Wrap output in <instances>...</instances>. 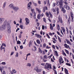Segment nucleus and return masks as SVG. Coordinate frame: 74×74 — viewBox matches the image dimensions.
<instances>
[{
  "instance_id": "864d4df0",
  "label": "nucleus",
  "mask_w": 74,
  "mask_h": 74,
  "mask_svg": "<svg viewBox=\"0 0 74 74\" xmlns=\"http://www.w3.org/2000/svg\"><path fill=\"white\" fill-rule=\"evenodd\" d=\"M22 19L21 18H20V23H22Z\"/></svg>"
},
{
  "instance_id": "a211bd4d",
  "label": "nucleus",
  "mask_w": 74,
  "mask_h": 74,
  "mask_svg": "<svg viewBox=\"0 0 74 74\" xmlns=\"http://www.w3.org/2000/svg\"><path fill=\"white\" fill-rule=\"evenodd\" d=\"M36 11H38V13H40V12H41V10H40V9H39L38 8H36Z\"/></svg>"
},
{
  "instance_id": "412c9836",
  "label": "nucleus",
  "mask_w": 74,
  "mask_h": 74,
  "mask_svg": "<svg viewBox=\"0 0 74 74\" xmlns=\"http://www.w3.org/2000/svg\"><path fill=\"white\" fill-rule=\"evenodd\" d=\"M40 14H39L38 15V16H37L38 19H40V18H41V17H40Z\"/></svg>"
},
{
  "instance_id": "c9c22d12",
  "label": "nucleus",
  "mask_w": 74,
  "mask_h": 74,
  "mask_svg": "<svg viewBox=\"0 0 74 74\" xmlns=\"http://www.w3.org/2000/svg\"><path fill=\"white\" fill-rule=\"evenodd\" d=\"M12 72H13L14 73H16V71L15 69H13L12 70Z\"/></svg>"
},
{
  "instance_id": "cd10ccee",
  "label": "nucleus",
  "mask_w": 74,
  "mask_h": 74,
  "mask_svg": "<svg viewBox=\"0 0 74 74\" xmlns=\"http://www.w3.org/2000/svg\"><path fill=\"white\" fill-rule=\"evenodd\" d=\"M57 15H58V14H59V8H57Z\"/></svg>"
},
{
  "instance_id": "7ed1b4c3",
  "label": "nucleus",
  "mask_w": 74,
  "mask_h": 74,
  "mask_svg": "<svg viewBox=\"0 0 74 74\" xmlns=\"http://www.w3.org/2000/svg\"><path fill=\"white\" fill-rule=\"evenodd\" d=\"M7 32L9 33H11V25H8Z\"/></svg>"
},
{
  "instance_id": "4c0bfd02",
  "label": "nucleus",
  "mask_w": 74,
  "mask_h": 74,
  "mask_svg": "<svg viewBox=\"0 0 74 74\" xmlns=\"http://www.w3.org/2000/svg\"><path fill=\"white\" fill-rule=\"evenodd\" d=\"M68 23H70V21H71V19L70 18H69L68 19Z\"/></svg>"
},
{
  "instance_id": "5701e85b",
  "label": "nucleus",
  "mask_w": 74,
  "mask_h": 74,
  "mask_svg": "<svg viewBox=\"0 0 74 74\" xmlns=\"http://www.w3.org/2000/svg\"><path fill=\"white\" fill-rule=\"evenodd\" d=\"M32 45V41H30L29 42V47H30Z\"/></svg>"
},
{
  "instance_id": "6e6d98bb",
  "label": "nucleus",
  "mask_w": 74,
  "mask_h": 74,
  "mask_svg": "<svg viewBox=\"0 0 74 74\" xmlns=\"http://www.w3.org/2000/svg\"><path fill=\"white\" fill-rule=\"evenodd\" d=\"M52 56V54H51L50 56H49L48 57V58H49V59H50V58H51V56Z\"/></svg>"
},
{
  "instance_id": "9d476101",
  "label": "nucleus",
  "mask_w": 74,
  "mask_h": 74,
  "mask_svg": "<svg viewBox=\"0 0 74 74\" xmlns=\"http://www.w3.org/2000/svg\"><path fill=\"white\" fill-rule=\"evenodd\" d=\"M5 20L4 18H0V23H2Z\"/></svg>"
},
{
  "instance_id": "13d9d810",
  "label": "nucleus",
  "mask_w": 74,
  "mask_h": 74,
  "mask_svg": "<svg viewBox=\"0 0 74 74\" xmlns=\"http://www.w3.org/2000/svg\"><path fill=\"white\" fill-rule=\"evenodd\" d=\"M0 70L1 72H2V71H3V69L1 67H0Z\"/></svg>"
},
{
  "instance_id": "e2e57ef3",
  "label": "nucleus",
  "mask_w": 74,
  "mask_h": 74,
  "mask_svg": "<svg viewBox=\"0 0 74 74\" xmlns=\"http://www.w3.org/2000/svg\"><path fill=\"white\" fill-rule=\"evenodd\" d=\"M63 54L64 55H65V56H66V53H65L63 52Z\"/></svg>"
},
{
  "instance_id": "b1692460",
  "label": "nucleus",
  "mask_w": 74,
  "mask_h": 74,
  "mask_svg": "<svg viewBox=\"0 0 74 74\" xmlns=\"http://www.w3.org/2000/svg\"><path fill=\"white\" fill-rule=\"evenodd\" d=\"M36 42H37L38 44H40L41 43V42H40V40L38 39L36 40Z\"/></svg>"
},
{
  "instance_id": "052dcab7",
  "label": "nucleus",
  "mask_w": 74,
  "mask_h": 74,
  "mask_svg": "<svg viewBox=\"0 0 74 74\" xmlns=\"http://www.w3.org/2000/svg\"><path fill=\"white\" fill-rule=\"evenodd\" d=\"M52 48H53V49H55V45H53L52 46Z\"/></svg>"
},
{
  "instance_id": "5fc2aeb1",
  "label": "nucleus",
  "mask_w": 74,
  "mask_h": 74,
  "mask_svg": "<svg viewBox=\"0 0 74 74\" xmlns=\"http://www.w3.org/2000/svg\"><path fill=\"white\" fill-rule=\"evenodd\" d=\"M34 47L35 49L34 51H36V50H37V49H36V47L34 46Z\"/></svg>"
},
{
  "instance_id": "f3484780",
  "label": "nucleus",
  "mask_w": 74,
  "mask_h": 74,
  "mask_svg": "<svg viewBox=\"0 0 74 74\" xmlns=\"http://www.w3.org/2000/svg\"><path fill=\"white\" fill-rule=\"evenodd\" d=\"M64 71H65V74H69V73H68V70L66 69L65 68L64 69Z\"/></svg>"
},
{
  "instance_id": "ddd939ff",
  "label": "nucleus",
  "mask_w": 74,
  "mask_h": 74,
  "mask_svg": "<svg viewBox=\"0 0 74 74\" xmlns=\"http://www.w3.org/2000/svg\"><path fill=\"white\" fill-rule=\"evenodd\" d=\"M62 61H63V59H62V57H60V59H59V62L60 64H62L61 62Z\"/></svg>"
},
{
  "instance_id": "4be33fe9",
  "label": "nucleus",
  "mask_w": 74,
  "mask_h": 74,
  "mask_svg": "<svg viewBox=\"0 0 74 74\" xmlns=\"http://www.w3.org/2000/svg\"><path fill=\"white\" fill-rule=\"evenodd\" d=\"M50 27L51 30H52L53 29V27H52V25L51 24H50Z\"/></svg>"
},
{
  "instance_id": "338daca9",
  "label": "nucleus",
  "mask_w": 74,
  "mask_h": 74,
  "mask_svg": "<svg viewBox=\"0 0 74 74\" xmlns=\"http://www.w3.org/2000/svg\"><path fill=\"white\" fill-rule=\"evenodd\" d=\"M54 74H57V72H56V70H54Z\"/></svg>"
},
{
  "instance_id": "f8f14e48",
  "label": "nucleus",
  "mask_w": 74,
  "mask_h": 74,
  "mask_svg": "<svg viewBox=\"0 0 74 74\" xmlns=\"http://www.w3.org/2000/svg\"><path fill=\"white\" fill-rule=\"evenodd\" d=\"M35 36L37 37L38 38H41L42 37L41 36H40V35H39L38 34H35Z\"/></svg>"
},
{
  "instance_id": "20e7f679",
  "label": "nucleus",
  "mask_w": 74,
  "mask_h": 74,
  "mask_svg": "<svg viewBox=\"0 0 74 74\" xmlns=\"http://www.w3.org/2000/svg\"><path fill=\"white\" fill-rule=\"evenodd\" d=\"M5 29V25H3L0 27V29L1 30H4Z\"/></svg>"
},
{
  "instance_id": "69168bd1",
  "label": "nucleus",
  "mask_w": 74,
  "mask_h": 74,
  "mask_svg": "<svg viewBox=\"0 0 74 74\" xmlns=\"http://www.w3.org/2000/svg\"><path fill=\"white\" fill-rule=\"evenodd\" d=\"M66 10L65 9L63 11V13H66Z\"/></svg>"
},
{
  "instance_id": "c03bdc74",
  "label": "nucleus",
  "mask_w": 74,
  "mask_h": 74,
  "mask_svg": "<svg viewBox=\"0 0 74 74\" xmlns=\"http://www.w3.org/2000/svg\"><path fill=\"white\" fill-rule=\"evenodd\" d=\"M7 21H5L4 22L3 25H5H5H6V24H7Z\"/></svg>"
},
{
  "instance_id": "bf43d9fd",
  "label": "nucleus",
  "mask_w": 74,
  "mask_h": 74,
  "mask_svg": "<svg viewBox=\"0 0 74 74\" xmlns=\"http://www.w3.org/2000/svg\"><path fill=\"white\" fill-rule=\"evenodd\" d=\"M14 52H12L11 53L10 55H12L14 54Z\"/></svg>"
},
{
  "instance_id": "09e8293b",
  "label": "nucleus",
  "mask_w": 74,
  "mask_h": 74,
  "mask_svg": "<svg viewBox=\"0 0 74 74\" xmlns=\"http://www.w3.org/2000/svg\"><path fill=\"white\" fill-rule=\"evenodd\" d=\"M30 55H31L30 53H29L27 54V56H29Z\"/></svg>"
},
{
  "instance_id": "49530a36",
  "label": "nucleus",
  "mask_w": 74,
  "mask_h": 74,
  "mask_svg": "<svg viewBox=\"0 0 74 74\" xmlns=\"http://www.w3.org/2000/svg\"><path fill=\"white\" fill-rule=\"evenodd\" d=\"M65 51L67 54H69V51H67V50L65 49Z\"/></svg>"
},
{
  "instance_id": "8fccbe9b",
  "label": "nucleus",
  "mask_w": 74,
  "mask_h": 74,
  "mask_svg": "<svg viewBox=\"0 0 74 74\" xmlns=\"http://www.w3.org/2000/svg\"><path fill=\"white\" fill-rule=\"evenodd\" d=\"M71 16H72V17H73V14L72 12H71Z\"/></svg>"
},
{
  "instance_id": "c756f323",
  "label": "nucleus",
  "mask_w": 74,
  "mask_h": 74,
  "mask_svg": "<svg viewBox=\"0 0 74 74\" xmlns=\"http://www.w3.org/2000/svg\"><path fill=\"white\" fill-rule=\"evenodd\" d=\"M36 71L37 73H40L41 71V70L40 69H38Z\"/></svg>"
},
{
  "instance_id": "0eeeda50",
  "label": "nucleus",
  "mask_w": 74,
  "mask_h": 74,
  "mask_svg": "<svg viewBox=\"0 0 74 74\" xmlns=\"http://www.w3.org/2000/svg\"><path fill=\"white\" fill-rule=\"evenodd\" d=\"M58 23H63V21L62 20V18H60V16H58Z\"/></svg>"
},
{
  "instance_id": "39448f33",
  "label": "nucleus",
  "mask_w": 74,
  "mask_h": 74,
  "mask_svg": "<svg viewBox=\"0 0 74 74\" xmlns=\"http://www.w3.org/2000/svg\"><path fill=\"white\" fill-rule=\"evenodd\" d=\"M31 5H32V2H29L27 5V8L29 10H30L31 8Z\"/></svg>"
},
{
  "instance_id": "6ab92c4d",
  "label": "nucleus",
  "mask_w": 74,
  "mask_h": 74,
  "mask_svg": "<svg viewBox=\"0 0 74 74\" xmlns=\"http://www.w3.org/2000/svg\"><path fill=\"white\" fill-rule=\"evenodd\" d=\"M3 46H4V47H6V45H5V44H4V43H3L2 44L1 46V49H1V48H3Z\"/></svg>"
},
{
  "instance_id": "4d7b16f0",
  "label": "nucleus",
  "mask_w": 74,
  "mask_h": 74,
  "mask_svg": "<svg viewBox=\"0 0 74 74\" xmlns=\"http://www.w3.org/2000/svg\"><path fill=\"white\" fill-rule=\"evenodd\" d=\"M46 35L47 36L48 38H50V37H49V35H48V34H46Z\"/></svg>"
},
{
  "instance_id": "2eb2a0df",
  "label": "nucleus",
  "mask_w": 74,
  "mask_h": 74,
  "mask_svg": "<svg viewBox=\"0 0 74 74\" xmlns=\"http://www.w3.org/2000/svg\"><path fill=\"white\" fill-rule=\"evenodd\" d=\"M55 9L53 8L52 9V11L53 12H56V8H55Z\"/></svg>"
},
{
  "instance_id": "2f4dec72",
  "label": "nucleus",
  "mask_w": 74,
  "mask_h": 74,
  "mask_svg": "<svg viewBox=\"0 0 74 74\" xmlns=\"http://www.w3.org/2000/svg\"><path fill=\"white\" fill-rule=\"evenodd\" d=\"M27 66H28V67H30V66H31V64L29 63H28L27 64Z\"/></svg>"
},
{
  "instance_id": "f704fd0d",
  "label": "nucleus",
  "mask_w": 74,
  "mask_h": 74,
  "mask_svg": "<svg viewBox=\"0 0 74 74\" xmlns=\"http://www.w3.org/2000/svg\"><path fill=\"white\" fill-rule=\"evenodd\" d=\"M43 9L44 10H48V8H47V7L45 6L43 7Z\"/></svg>"
},
{
  "instance_id": "603ef678",
  "label": "nucleus",
  "mask_w": 74,
  "mask_h": 74,
  "mask_svg": "<svg viewBox=\"0 0 74 74\" xmlns=\"http://www.w3.org/2000/svg\"><path fill=\"white\" fill-rule=\"evenodd\" d=\"M42 29L43 30H44V29H45V27H44V25H42Z\"/></svg>"
},
{
  "instance_id": "f257e3e1",
  "label": "nucleus",
  "mask_w": 74,
  "mask_h": 74,
  "mask_svg": "<svg viewBox=\"0 0 74 74\" xmlns=\"http://www.w3.org/2000/svg\"><path fill=\"white\" fill-rule=\"evenodd\" d=\"M63 0H60V2L58 1H57L56 2V5L58 6L60 5V8L61 9L62 8V3H63Z\"/></svg>"
},
{
  "instance_id": "dca6fc26",
  "label": "nucleus",
  "mask_w": 74,
  "mask_h": 74,
  "mask_svg": "<svg viewBox=\"0 0 74 74\" xmlns=\"http://www.w3.org/2000/svg\"><path fill=\"white\" fill-rule=\"evenodd\" d=\"M20 27H21V29H25V27H24L23 25H20Z\"/></svg>"
},
{
  "instance_id": "aec40b11",
  "label": "nucleus",
  "mask_w": 74,
  "mask_h": 74,
  "mask_svg": "<svg viewBox=\"0 0 74 74\" xmlns=\"http://www.w3.org/2000/svg\"><path fill=\"white\" fill-rule=\"evenodd\" d=\"M6 4H7V2H5L4 3L3 5V8H5V7L6 6Z\"/></svg>"
},
{
  "instance_id": "de8ad7c7",
  "label": "nucleus",
  "mask_w": 74,
  "mask_h": 74,
  "mask_svg": "<svg viewBox=\"0 0 74 74\" xmlns=\"http://www.w3.org/2000/svg\"><path fill=\"white\" fill-rule=\"evenodd\" d=\"M47 5L50 6V4H49V1H47Z\"/></svg>"
},
{
  "instance_id": "58836bf2",
  "label": "nucleus",
  "mask_w": 74,
  "mask_h": 74,
  "mask_svg": "<svg viewBox=\"0 0 74 74\" xmlns=\"http://www.w3.org/2000/svg\"><path fill=\"white\" fill-rule=\"evenodd\" d=\"M1 64L3 65H5L6 63H5V62H3L1 63Z\"/></svg>"
},
{
  "instance_id": "bb28decb",
  "label": "nucleus",
  "mask_w": 74,
  "mask_h": 74,
  "mask_svg": "<svg viewBox=\"0 0 74 74\" xmlns=\"http://www.w3.org/2000/svg\"><path fill=\"white\" fill-rule=\"evenodd\" d=\"M49 15H50V17H51V18H52L53 17V15H52V13H50V12H49Z\"/></svg>"
},
{
  "instance_id": "9b49d317",
  "label": "nucleus",
  "mask_w": 74,
  "mask_h": 74,
  "mask_svg": "<svg viewBox=\"0 0 74 74\" xmlns=\"http://www.w3.org/2000/svg\"><path fill=\"white\" fill-rule=\"evenodd\" d=\"M9 7L10 8H13H13L14 7V4H13L11 3L9 5Z\"/></svg>"
},
{
  "instance_id": "774afa93",
  "label": "nucleus",
  "mask_w": 74,
  "mask_h": 74,
  "mask_svg": "<svg viewBox=\"0 0 74 74\" xmlns=\"http://www.w3.org/2000/svg\"><path fill=\"white\" fill-rule=\"evenodd\" d=\"M34 19H36V16L34 15Z\"/></svg>"
},
{
  "instance_id": "7c9ffc66",
  "label": "nucleus",
  "mask_w": 74,
  "mask_h": 74,
  "mask_svg": "<svg viewBox=\"0 0 74 74\" xmlns=\"http://www.w3.org/2000/svg\"><path fill=\"white\" fill-rule=\"evenodd\" d=\"M39 52L40 53H42V52L41 51V49L40 48H39Z\"/></svg>"
},
{
  "instance_id": "ea45409f",
  "label": "nucleus",
  "mask_w": 74,
  "mask_h": 74,
  "mask_svg": "<svg viewBox=\"0 0 74 74\" xmlns=\"http://www.w3.org/2000/svg\"><path fill=\"white\" fill-rule=\"evenodd\" d=\"M49 13H48V12H46V15L47 16V17L49 16Z\"/></svg>"
},
{
  "instance_id": "37998d69",
  "label": "nucleus",
  "mask_w": 74,
  "mask_h": 74,
  "mask_svg": "<svg viewBox=\"0 0 74 74\" xmlns=\"http://www.w3.org/2000/svg\"><path fill=\"white\" fill-rule=\"evenodd\" d=\"M66 65H67V66H71V64H70L68 63H66Z\"/></svg>"
},
{
  "instance_id": "c85d7f7f",
  "label": "nucleus",
  "mask_w": 74,
  "mask_h": 74,
  "mask_svg": "<svg viewBox=\"0 0 74 74\" xmlns=\"http://www.w3.org/2000/svg\"><path fill=\"white\" fill-rule=\"evenodd\" d=\"M38 69V67L37 66L35 67L34 68V70H36V71H37Z\"/></svg>"
},
{
  "instance_id": "3c124183",
  "label": "nucleus",
  "mask_w": 74,
  "mask_h": 74,
  "mask_svg": "<svg viewBox=\"0 0 74 74\" xmlns=\"http://www.w3.org/2000/svg\"><path fill=\"white\" fill-rule=\"evenodd\" d=\"M19 38H21L22 37V35L21 34H20L19 36H18Z\"/></svg>"
},
{
  "instance_id": "393cba45",
  "label": "nucleus",
  "mask_w": 74,
  "mask_h": 74,
  "mask_svg": "<svg viewBox=\"0 0 74 74\" xmlns=\"http://www.w3.org/2000/svg\"><path fill=\"white\" fill-rule=\"evenodd\" d=\"M62 30L63 31V32L64 33V34H65V32L66 30H65V29H64V27H62Z\"/></svg>"
},
{
  "instance_id": "72a5a7b5",
  "label": "nucleus",
  "mask_w": 74,
  "mask_h": 74,
  "mask_svg": "<svg viewBox=\"0 0 74 74\" xmlns=\"http://www.w3.org/2000/svg\"><path fill=\"white\" fill-rule=\"evenodd\" d=\"M57 29L58 30H60V27L59 26V24H58L57 25Z\"/></svg>"
},
{
  "instance_id": "f03ea898",
  "label": "nucleus",
  "mask_w": 74,
  "mask_h": 74,
  "mask_svg": "<svg viewBox=\"0 0 74 74\" xmlns=\"http://www.w3.org/2000/svg\"><path fill=\"white\" fill-rule=\"evenodd\" d=\"M45 68L46 69H52L51 64L47 63L46 64L45 66Z\"/></svg>"
},
{
  "instance_id": "4468645a",
  "label": "nucleus",
  "mask_w": 74,
  "mask_h": 74,
  "mask_svg": "<svg viewBox=\"0 0 74 74\" xmlns=\"http://www.w3.org/2000/svg\"><path fill=\"white\" fill-rule=\"evenodd\" d=\"M66 40L67 42V43L68 44H69L70 45H71V43L70 41L67 39H66Z\"/></svg>"
},
{
  "instance_id": "a18cd8bd",
  "label": "nucleus",
  "mask_w": 74,
  "mask_h": 74,
  "mask_svg": "<svg viewBox=\"0 0 74 74\" xmlns=\"http://www.w3.org/2000/svg\"><path fill=\"white\" fill-rule=\"evenodd\" d=\"M43 21L44 22H45L47 23V22L46 21V19H45V18H43Z\"/></svg>"
},
{
  "instance_id": "a19ab883",
  "label": "nucleus",
  "mask_w": 74,
  "mask_h": 74,
  "mask_svg": "<svg viewBox=\"0 0 74 74\" xmlns=\"http://www.w3.org/2000/svg\"><path fill=\"white\" fill-rule=\"evenodd\" d=\"M71 21L73 22V21L74 17L71 16Z\"/></svg>"
},
{
  "instance_id": "79ce46f5",
  "label": "nucleus",
  "mask_w": 74,
  "mask_h": 74,
  "mask_svg": "<svg viewBox=\"0 0 74 74\" xmlns=\"http://www.w3.org/2000/svg\"><path fill=\"white\" fill-rule=\"evenodd\" d=\"M17 44H21V41L18 40L17 42Z\"/></svg>"
},
{
  "instance_id": "e433bc0d",
  "label": "nucleus",
  "mask_w": 74,
  "mask_h": 74,
  "mask_svg": "<svg viewBox=\"0 0 74 74\" xmlns=\"http://www.w3.org/2000/svg\"><path fill=\"white\" fill-rule=\"evenodd\" d=\"M55 53L56 56H58V52H57L56 51H55Z\"/></svg>"
},
{
  "instance_id": "6e6552de",
  "label": "nucleus",
  "mask_w": 74,
  "mask_h": 74,
  "mask_svg": "<svg viewBox=\"0 0 74 74\" xmlns=\"http://www.w3.org/2000/svg\"><path fill=\"white\" fill-rule=\"evenodd\" d=\"M13 9L15 11L17 12V11H18V10H19V8L18 7H14L13 8Z\"/></svg>"
},
{
  "instance_id": "1a4fd4ad",
  "label": "nucleus",
  "mask_w": 74,
  "mask_h": 74,
  "mask_svg": "<svg viewBox=\"0 0 74 74\" xmlns=\"http://www.w3.org/2000/svg\"><path fill=\"white\" fill-rule=\"evenodd\" d=\"M64 7L68 10H70V7L69 6L67 5H64Z\"/></svg>"
},
{
  "instance_id": "423d86ee",
  "label": "nucleus",
  "mask_w": 74,
  "mask_h": 74,
  "mask_svg": "<svg viewBox=\"0 0 74 74\" xmlns=\"http://www.w3.org/2000/svg\"><path fill=\"white\" fill-rule=\"evenodd\" d=\"M25 20L26 21V22L25 24L26 25H29V22H30V21L29 20V19L27 18H26L25 19Z\"/></svg>"
},
{
  "instance_id": "0e129e2a",
  "label": "nucleus",
  "mask_w": 74,
  "mask_h": 74,
  "mask_svg": "<svg viewBox=\"0 0 74 74\" xmlns=\"http://www.w3.org/2000/svg\"><path fill=\"white\" fill-rule=\"evenodd\" d=\"M57 33L58 34V35H59V36H60V33H59V32H58V31H57Z\"/></svg>"
},
{
  "instance_id": "680f3d73",
  "label": "nucleus",
  "mask_w": 74,
  "mask_h": 74,
  "mask_svg": "<svg viewBox=\"0 0 74 74\" xmlns=\"http://www.w3.org/2000/svg\"><path fill=\"white\" fill-rule=\"evenodd\" d=\"M20 49H23V45H21L20 46Z\"/></svg>"
},
{
  "instance_id": "a878e982",
  "label": "nucleus",
  "mask_w": 74,
  "mask_h": 74,
  "mask_svg": "<svg viewBox=\"0 0 74 74\" xmlns=\"http://www.w3.org/2000/svg\"><path fill=\"white\" fill-rule=\"evenodd\" d=\"M43 58L45 59H47L48 58V57L47 55L44 56H43Z\"/></svg>"
},
{
  "instance_id": "473e14b6",
  "label": "nucleus",
  "mask_w": 74,
  "mask_h": 74,
  "mask_svg": "<svg viewBox=\"0 0 74 74\" xmlns=\"http://www.w3.org/2000/svg\"><path fill=\"white\" fill-rule=\"evenodd\" d=\"M64 46L66 48H68V45L66 44H65L64 45Z\"/></svg>"
}]
</instances>
